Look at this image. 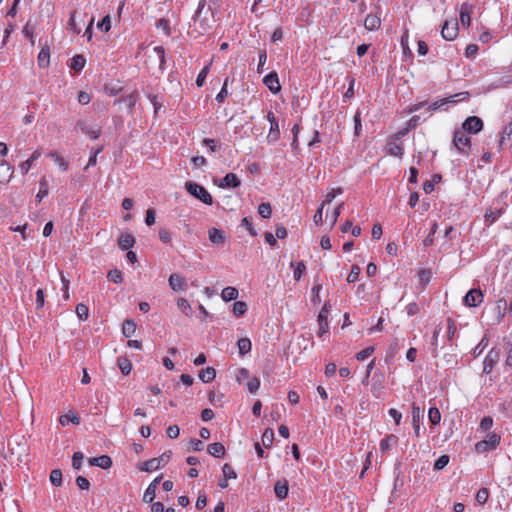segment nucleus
Instances as JSON below:
<instances>
[{
	"mask_svg": "<svg viewBox=\"0 0 512 512\" xmlns=\"http://www.w3.org/2000/svg\"><path fill=\"white\" fill-rule=\"evenodd\" d=\"M206 7V0H200L193 15L192 33L197 36L207 34L215 24L214 12L211 7Z\"/></svg>",
	"mask_w": 512,
	"mask_h": 512,
	"instance_id": "nucleus-1",
	"label": "nucleus"
},
{
	"mask_svg": "<svg viewBox=\"0 0 512 512\" xmlns=\"http://www.w3.org/2000/svg\"><path fill=\"white\" fill-rule=\"evenodd\" d=\"M185 189L190 195L202 201L206 205L213 204V198L211 194L202 185L195 183L193 181H187L185 183Z\"/></svg>",
	"mask_w": 512,
	"mask_h": 512,
	"instance_id": "nucleus-2",
	"label": "nucleus"
},
{
	"mask_svg": "<svg viewBox=\"0 0 512 512\" xmlns=\"http://www.w3.org/2000/svg\"><path fill=\"white\" fill-rule=\"evenodd\" d=\"M452 143L460 154L465 156L470 154L471 139L466 135V132L462 131L461 129H457L454 132Z\"/></svg>",
	"mask_w": 512,
	"mask_h": 512,
	"instance_id": "nucleus-3",
	"label": "nucleus"
},
{
	"mask_svg": "<svg viewBox=\"0 0 512 512\" xmlns=\"http://www.w3.org/2000/svg\"><path fill=\"white\" fill-rule=\"evenodd\" d=\"M501 437L495 432H489L484 440L476 443V449L480 452L494 450L500 443Z\"/></svg>",
	"mask_w": 512,
	"mask_h": 512,
	"instance_id": "nucleus-4",
	"label": "nucleus"
},
{
	"mask_svg": "<svg viewBox=\"0 0 512 512\" xmlns=\"http://www.w3.org/2000/svg\"><path fill=\"white\" fill-rule=\"evenodd\" d=\"M501 351L498 348H492L483 361V373L490 374L494 366L499 362Z\"/></svg>",
	"mask_w": 512,
	"mask_h": 512,
	"instance_id": "nucleus-5",
	"label": "nucleus"
},
{
	"mask_svg": "<svg viewBox=\"0 0 512 512\" xmlns=\"http://www.w3.org/2000/svg\"><path fill=\"white\" fill-rule=\"evenodd\" d=\"M331 310V304L329 302H326L321 311L318 314V324H319V331L318 336H322L329 330V324H328V314Z\"/></svg>",
	"mask_w": 512,
	"mask_h": 512,
	"instance_id": "nucleus-6",
	"label": "nucleus"
},
{
	"mask_svg": "<svg viewBox=\"0 0 512 512\" xmlns=\"http://www.w3.org/2000/svg\"><path fill=\"white\" fill-rule=\"evenodd\" d=\"M483 129V121L477 116H470L462 123V131L477 134Z\"/></svg>",
	"mask_w": 512,
	"mask_h": 512,
	"instance_id": "nucleus-7",
	"label": "nucleus"
},
{
	"mask_svg": "<svg viewBox=\"0 0 512 512\" xmlns=\"http://www.w3.org/2000/svg\"><path fill=\"white\" fill-rule=\"evenodd\" d=\"M484 295L480 289H470L463 298L464 305L468 307H477L483 301Z\"/></svg>",
	"mask_w": 512,
	"mask_h": 512,
	"instance_id": "nucleus-8",
	"label": "nucleus"
},
{
	"mask_svg": "<svg viewBox=\"0 0 512 512\" xmlns=\"http://www.w3.org/2000/svg\"><path fill=\"white\" fill-rule=\"evenodd\" d=\"M468 97H469V93L468 92L458 93V94H455L453 96H450L449 98H445V99H442V100L435 101L434 103H432L428 107V110L429 111H436V110L441 109L447 103H450V102L451 103H456L457 101L467 99Z\"/></svg>",
	"mask_w": 512,
	"mask_h": 512,
	"instance_id": "nucleus-9",
	"label": "nucleus"
},
{
	"mask_svg": "<svg viewBox=\"0 0 512 512\" xmlns=\"http://www.w3.org/2000/svg\"><path fill=\"white\" fill-rule=\"evenodd\" d=\"M267 119L270 122V130L267 135V142L268 143H274L276 142L280 137V130H279V124L278 121L274 115L273 112H268Z\"/></svg>",
	"mask_w": 512,
	"mask_h": 512,
	"instance_id": "nucleus-10",
	"label": "nucleus"
},
{
	"mask_svg": "<svg viewBox=\"0 0 512 512\" xmlns=\"http://www.w3.org/2000/svg\"><path fill=\"white\" fill-rule=\"evenodd\" d=\"M234 377L238 384H260V379L257 377H250V372L245 368H237L234 371Z\"/></svg>",
	"mask_w": 512,
	"mask_h": 512,
	"instance_id": "nucleus-11",
	"label": "nucleus"
},
{
	"mask_svg": "<svg viewBox=\"0 0 512 512\" xmlns=\"http://www.w3.org/2000/svg\"><path fill=\"white\" fill-rule=\"evenodd\" d=\"M459 32L458 23L456 21H445L441 30V36L448 41L454 40Z\"/></svg>",
	"mask_w": 512,
	"mask_h": 512,
	"instance_id": "nucleus-12",
	"label": "nucleus"
},
{
	"mask_svg": "<svg viewBox=\"0 0 512 512\" xmlns=\"http://www.w3.org/2000/svg\"><path fill=\"white\" fill-rule=\"evenodd\" d=\"M263 83L273 94H276L281 90L278 74L275 71L267 74L263 79Z\"/></svg>",
	"mask_w": 512,
	"mask_h": 512,
	"instance_id": "nucleus-13",
	"label": "nucleus"
},
{
	"mask_svg": "<svg viewBox=\"0 0 512 512\" xmlns=\"http://www.w3.org/2000/svg\"><path fill=\"white\" fill-rule=\"evenodd\" d=\"M423 409H421L419 406H416L415 403L412 405V425L414 434L416 437L420 436V419L423 417Z\"/></svg>",
	"mask_w": 512,
	"mask_h": 512,
	"instance_id": "nucleus-14",
	"label": "nucleus"
},
{
	"mask_svg": "<svg viewBox=\"0 0 512 512\" xmlns=\"http://www.w3.org/2000/svg\"><path fill=\"white\" fill-rule=\"evenodd\" d=\"M241 184L240 179L234 173H227L224 178L219 183V187L221 188H237Z\"/></svg>",
	"mask_w": 512,
	"mask_h": 512,
	"instance_id": "nucleus-15",
	"label": "nucleus"
},
{
	"mask_svg": "<svg viewBox=\"0 0 512 512\" xmlns=\"http://www.w3.org/2000/svg\"><path fill=\"white\" fill-rule=\"evenodd\" d=\"M75 129H79L81 132H83L93 140L97 139L101 134L100 129L90 128L83 120H78L76 122Z\"/></svg>",
	"mask_w": 512,
	"mask_h": 512,
	"instance_id": "nucleus-16",
	"label": "nucleus"
},
{
	"mask_svg": "<svg viewBox=\"0 0 512 512\" xmlns=\"http://www.w3.org/2000/svg\"><path fill=\"white\" fill-rule=\"evenodd\" d=\"M387 153L391 156L402 157L403 156V147L402 144L398 142L397 139L392 138L387 143Z\"/></svg>",
	"mask_w": 512,
	"mask_h": 512,
	"instance_id": "nucleus-17",
	"label": "nucleus"
},
{
	"mask_svg": "<svg viewBox=\"0 0 512 512\" xmlns=\"http://www.w3.org/2000/svg\"><path fill=\"white\" fill-rule=\"evenodd\" d=\"M168 282H169L170 288L173 291H176V292L183 291L184 285H185V280L181 275H179L177 273L171 274L169 276Z\"/></svg>",
	"mask_w": 512,
	"mask_h": 512,
	"instance_id": "nucleus-18",
	"label": "nucleus"
},
{
	"mask_svg": "<svg viewBox=\"0 0 512 512\" xmlns=\"http://www.w3.org/2000/svg\"><path fill=\"white\" fill-rule=\"evenodd\" d=\"M274 492L279 500H284L288 495V481L286 479L278 480L274 486Z\"/></svg>",
	"mask_w": 512,
	"mask_h": 512,
	"instance_id": "nucleus-19",
	"label": "nucleus"
},
{
	"mask_svg": "<svg viewBox=\"0 0 512 512\" xmlns=\"http://www.w3.org/2000/svg\"><path fill=\"white\" fill-rule=\"evenodd\" d=\"M14 169L6 161H0V183H7L13 175Z\"/></svg>",
	"mask_w": 512,
	"mask_h": 512,
	"instance_id": "nucleus-20",
	"label": "nucleus"
},
{
	"mask_svg": "<svg viewBox=\"0 0 512 512\" xmlns=\"http://www.w3.org/2000/svg\"><path fill=\"white\" fill-rule=\"evenodd\" d=\"M209 240L215 245H222L225 242V234L222 230L215 227L208 231Z\"/></svg>",
	"mask_w": 512,
	"mask_h": 512,
	"instance_id": "nucleus-21",
	"label": "nucleus"
},
{
	"mask_svg": "<svg viewBox=\"0 0 512 512\" xmlns=\"http://www.w3.org/2000/svg\"><path fill=\"white\" fill-rule=\"evenodd\" d=\"M118 245L122 250H129L135 245V238L129 233H123L118 239Z\"/></svg>",
	"mask_w": 512,
	"mask_h": 512,
	"instance_id": "nucleus-22",
	"label": "nucleus"
},
{
	"mask_svg": "<svg viewBox=\"0 0 512 512\" xmlns=\"http://www.w3.org/2000/svg\"><path fill=\"white\" fill-rule=\"evenodd\" d=\"M207 451L215 458H223L225 456V447L220 442L209 444Z\"/></svg>",
	"mask_w": 512,
	"mask_h": 512,
	"instance_id": "nucleus-23",
	"label": "nucleus"
},
{
	"mask_svg": "<svg viewBox=\"0 0 512 512\" xmlns=\"http://www.w3.org/2000/svg\"><path fill=\"white\" fill-rule=\"evenodd\" d=\"M381 25V20L378 16L369 14L364 20V26L369 31L377 30Z\"/></svg>",
	"mask_w": 512,
	"mask_h": 512,
	"instance_id": "nucleus-24",
	"label": "nucleus"
},
{
	"mask_svg": "<svg viewBox=\"0 0 512 512\" xmlns=\"http://www.w3.org/2000/svg\"><path fill=\"white\" fill-rule=\"evenodd\" d=\"M472 12V6L463 4L460 10V21L463 26H469L471 23L470 14Z\"/></svg>",
	"mask_w": 512,
	"mask_h": 512,
	"instance_id": "nucleus-25",
	"label": "nucleus"
},
{
	"mask_svg": "<svg viewBox=\"0 0 512 512\" xmlns=\"http://www.w3.org/2000/svg\"><path fill=\"white\" fill-rule=\"evenodd\" d=\"M59 422L62 426H67L69 423L78 425L80 418L73 411H69L67 414L60 416Z\"/></svg>",
	"mask_w": 512,
	"mask_h": 512,
	"instance_id": "nucleus-26",
	"label": "nucleus"
},
{
	"mask_svg": "<svg viewBox=\"0 0 512 512\" xmlns=\"http://www.w3.org/2000/svg\"><path fill=\"white\" fill-rule=\"evenodd\" d=\"M216 377V370L213 367H207L200 371L199 378L203 383H209Z\"/></svg>",
	"mask_w": 512,
	"mask_h": 512,
	"instance_id": "nucleus-27",
	"label": "nucleus"
},
{
	"mask_svg": "<svg viewBox=\"0 0 512 512\" xmlns=\"http://www.w3.org/2000/svg\"><path fill=\"white\" fill-rule=\"evenodd\" d=\"M50 63V50L48 47H43L38 54V65L41 68L48 67Z\"/></svg>",
	"mask_w": 512,
	"mask_h": 512,
	"instance_id": "nucleus-28",
	"label": "nucleus"
},
{
	"mask_svg": "<svg viewBox=\"0 0 512 512\" xmlns=\"http://www.w3.org/2000/svg\"><path fill=\"white\" fill-rule=\"evenodd\" d=\"M138 100V94L137 93H131L128 96L124 98H120L115 101V103L125 102L128 108L129 113H132L133 108L136 105V102Z\"/></svg>",
	"mask_w": 512,
	"mask_h": 512,
	"instance_id": "nucleus-29",
	"label": "nucleus"
},
{
	"mask_svg": "<svg viewBox=\"0 0 512 512\" xmlns=\"http://www.w3.org/2000/svg\"><path fill=\"white\" fill-rule=\"evenodd\" d=\"M239 292L235 287H225L222 290L221 297L224 301H232L238 298Z\"/></svg>",
	"mask_w": 512,
	"mask_h": 512,
	"instance_id": "nucleus-30",
	"label": "nucleus"
},
{
	"mask_svg": "<svg viewBox=\"0 0 512 512\" xmlns=\"http://www.w3.org/2000/svg\"><path fill=\"white\" fill-rule=\"evenodd\" d=\"M41 156V152L39 150H35L29 159L21 163L20 169L22 171V174H26L29 169L31 168L32 163L37 160Z\"/></svg>",
	"mask_w": 512,
	"mask_h": 512,
	"instance_id": "nucleus-31",
	"label": "nucleus"
},
{
	"mask_svg": "<svg viewBox=\"0 0 512 512\" xmlns=\"http://www.w3.org/2000/svg\"><path fill=\"white\" fill-rule=\"evenodd\" d=\"M85 63H86L85 57L81 54H78V55H75L71 59V63L69 64V67L73 70L80 71L84 68Z\"/></svg>",
	"mask_w": 512,
	"mask_h": 512,
	"instance_id": "nucleus-32",
	"label": "nucleus"
},
{
	"mask_svg": "<svg viewBox=\"0 0 512 512\" xmlns=\"http://www.w3.org/2000/svg\"><path fill=\"white\" fill-rule=\"evenodd\" d=\"M397 441H398V438L396 435H394V434L387 435L385 438H383L380 441V450L382 452H386L390 448V446L396 444Z\"/></svg>",
	"mask_w": 512,
	"mask_h": 512,
	"instance_id": "nucleus-33",
	"label": "nucleus"
},
{
	"mask_svg": "<svg viewBox=\"0 0 512 512\" xmlns=\"http://www.w3.org/2000/svg\"><path fill=\"white\" fill-rule=\"evenodd\" d=\"M136 331V323L133 320L127 319L122 326V333L126 338H130Z\"/></svg>",
	"mask_w": 512,
	"mask_h": 512,
	"instance_id": "nucleus-34",
	"label": "nucleus"
},
{
	"mask_svg": "<svg viewBox=\"0 0 512 512\" xmlns=\"http://www.w3.org/2000/svg\"><path fill=\"white\" fill-rule=\"evenodd\" d=\"M237 346H238V349H239V353L241 355H245V354H247L248 352L251 351L252 344H251L250 339H248V338H241V339L238 340Z\"/></svg>",
	"mask_w": 512,
	"mask_h": 512,
	"instance_id": "nucleus-35",
	"label": "nucleus"
},
{
	"mask_svg": "<svg viewBox=\"0 0 512 512\" xmlns=\"http://www.w3.org/2000/svg\"><path fill=\"white\" fill-rule=\"evenodd\" d=\"M262 444L266 448H270L274 440V431L271 428H267L262 434Z\"/></svg>",
	"mask_w": 512,
	"mask_h": 512,
	"instance_id": "nucleus-36",
	"label": "nucleus"
},
{
	"mask_svg": "<svg viewBox=\"0 0 512 512\" xmlns=\"http://www.w3.org/2000/svg\"><path fill=\"white\" fill-rule=\"evenodd\" d=\"M290 266L295 267L293 276L296 281H299L306 270L304 262L300 261L296 265L294 264V262H291Z\"/></svg>",
	"mask_w": 512,
	"mask_h": 512,
	"instance_id": "nucleus-37",
	"label": "nucleus"
},
{
	"mask_svg": "<svg viewBox=\"0 0 512 512\" xmlns=\"http://www.w3.org/2000/svg\"><path fill=\"white\" fill-rule=\"evenodd\" d=\"M159 460H156L155 458H152L150 460H147L143 463L141 470L146 472H152L157 469H159Z\"/></svg>",
	"mask_w": 512,
	"mask_h": 512,
	"instance_id": "nucleus-38",
	"label": "nucleus"
},
{
	"mask_svg": "<svg viewBox=\"0 0 512 512\" xmlns=\"http://www.w3.org/2000/svg\"><path fill=\"white\" fill-rule=\"evenodd\" d=\"M247 311V304L244 301H236L233 304V313L236 317L243 316Z\"/></svg>",
	"mask_w": 512,
	"mask_h": 512,
	"instance_id": "nucleus-39",
	"label": "nucleus"
},
{
	"mask_svg": "<svg viewBox=\"0 0 512 512\" xmlns=\"http://www.w3.org/2000/svg\"><path fill=\"white\" fill-rule=\"evenodd\" d=\"M428 418H429V421L431 422V424H433V425L439 424L440 420H441V413L438 410V408H436V407L430 408L429 412H428Z\"/></svg>",
	"mask_w": 512,
	"mask_h": 512,
	"instance_id": "nucleus-40",
	"label": "nucleus"
},
{
	"mask_svg": "<svg viewBox=\"0 0 512 512\" xmlns=\"http://www.w3.org/2000/svg\"><path fill=\"white\" fill-rule=\"evenodd\" d=\"M76 314L81 321H85L88 319L89 309L85 304L79 303L76 306Z\"/></svg>",
	"mask_w": 512,
	"mask_h": 512,
	"instance_id": "nucleus-41",
	"label": "nucleus"
},
{
	"mask_svg": "<svg viewBox=\"0 0 512 512\" xmlns=\"http://www.w3.org/2000/svg\"><path fill=\"white\" fill-rule=\"evenodd\" d=\"M50 482L54 486L62 485V472L60 469H54L50 473Z\"/></svg>",
	"mask_w": 512,
	"mask_h": 512,
	"instance_id": "nucleus-42",
	"label": "nucleus"
},
{
	"mask_svg": "<svg viewBox=\"0 0 512 512\" xmlns=\"http://www.w3.org/2000/svg\"><path fill=\"white\" fill-rule=\"evenodd\" d=\"M502 214V210L501 209H498V210H487L485 212V215H484V218H485V221L492 224L494 223L499 217L500 215Z\"/></svg>",
	"mask_w": 512,
	"mask_h": 512,
	"instance_id": "nucleus-43",
	"label": "nucleus"
},
{
	"mask_svg": "<svg viewBox=\"0 0 512 512\" xmlns=\"http://www.w3.org/2000/svg\"><path fill=\"white\" fill-rule=\"evenodd\" d=\"M156 27L162 29L166 36L171 35L170 21L165 18H161L156 22Z\"/></svg>",
	"mask_w": 512,
	"mask_h": 512,
	"instance_id": "nucleus-44",
	"label": "nucleus"
},
{
	"mask_svg": "<svg viewBox=\"0 0 512 512\" xmlns=\"http://www.w3.org/2000/svg\"><path fill=\"white\" fill-rule=\"evenodd\" d=\"M258 213L263 218H270L272 214V208L270 203H261L258 206Z\"/></svg>",
	"mask_w": 512,
	"mask_h": 512,
	"instance_id": "nucleus-45",
	"label": "nucleus"
},
{
	"mask_svg": "<svg viewBox=\"0 0 512 512\" xmlns=\"http://www.w3.org/2000/svg\"><path fill=\"white\" fill-rule=\"evenodd\" d=\"M118 365L124 375H128L132 369L131 362L126 358H119Z\"/></svg>",
	"mask_w": 512,
	"mask_h": 512,
	"instance_id": "nucleus-46",
	"label": "nucleus"
},
{
	"mask_svg": "<svg viewBox=\"0 0 512 512\" xmlns=\"http://www.w3.org/2000/svg\"><path fill=\"white\" fill-rule=\"evenodd\" d=\"M97 466L102 469H109L112 466V459L108 455H101L98 457Z\"/></svg>",
	"mask_w": 512,
	"mask_h": 512,
	"instance_id": "nucleus-47",
	"label": "nucleus"
},
{
	"mask_svg": "<svg viewBox=\"0 0 512 512\" xmlns=\"http://www.w3.org/2000/svg\"><path fill=\"white\" fill-rule=\"evenodd\" d=\"M456 332H457V326H456L455 322L453 321V319L448 318L447 319V339L449 341H452Z\"/></svg>",
	"mask_w": 512,
	"mask_h": 512,
	"instance_id": "nucleus-48",
	"label": "nucleus"
},
{
	"mask_svg": "<svg viewBox=\"0 0 512 512\" xmlns=\"http://www.w3.org/2000/svg\"><path fill=\"white\" fill-rule=\"evenodd\" d=\"M208 398L212 405H220L222 402L223 394L216 392L215 390H210L208 393Z\"/></svg>",
	"mask_w": 512,
	"mask_h": 512,
	"instance_id": "nucleus-49",
	"label": "nucleus"
},
{
	"mask_svg": "<svg viewBox=\"0 0 512 512\" xmlns=\"http://www.w3.org/2000/svg\"><path fill=\"white\" fill-rule=\"evenodd\" d=\"M108 280L114 282V283H121L123 280V274L118 269L110 270L107 275Z\"/></svg>",
	"mask_w": 512,
	"mask_h": 512,
	"instance_id": "nucleus-50",
	"label": "nucleus"
},
{
	"mask_svg": "<svg viewBox=\"0 0 512 512\" xmlns=\"http://www.w3.org/2000/svg\"><path fill=\"white\" fill-rule=\"evenodd\" d=\"M177 306L186 316H190L191 306L185 298H179L177 300Z\"/></svg>",
	"mask_w": 512,
	"mask_h": 512,
	"instance_id": "nucleus-51",
	"label": "nucleus"
},
{
	"mask_svg": "<svg viewBox=\"0 0 512 512\" xmlns=\"http://www.w3.org/2000/svg\"><path fill=\"white\" fill-rule=\"evenodd\" d=\"M203 144L208 147L211 152H216L221 149V143L215 139L206 138L203 140Z\"/></svg>",
	"mask_w": 512,
	"mask_h": 512,
	"instance_id": "nucleus-52",
	"label": "nucleus"
},
{
	"mask_svg": "<svg viewBox=\"0 0 512 512\" xmlns=\"http://www.w3.org/2000/svg\"><path fill=\"white\" fill-rule=\"evenodd\" d=\"M489 497V491L487 488H481L476 493V501L482 505L485 504Z\"/></svg>",
	"mask_w": 512,
	"mask_h": 512,
	"instance_id": "nucleus-53",
	"label": "nucleus"
},
{
	"mask_svg": "<svg viewBox=\"0 0 512 512\" xmlns=\"http://www.w3.org/2000/svg\"><path fill=\"white\" fill-rule=\"evenodd\" d=\"M354 135L355 137H359L362 130V124H361V113L360 111H357L354 115Z\"/></svg>",
	"mask_w": 512,
	"mask_h": 512,
	"instance_id": "nucleus-54",
	"label": "nucleus"
},
{
	"mask_svg": "<svg viewBox=\"0 0 512 512\" xmlns=\"http://www.w3.org/2000/svg\"><path fill=\"white\" fill-rule=\"evenodd\" d=\"M360 272H361L360 267L358 265H353L351 268V271L347 277V282L348 283L356 282L359 278Z\"/></svg>",
	"mask_w": 512,
	"mask_h": 512,
	"instance_id": "nucleus-55",
	"label": "nucleus"
},
{
	"mask_svg": "<svg viewBox=\"0 0 512 512\" xmlns=\"http://www.w3.org/2000/svg\"><path fill=\"white\" fill-rule=\"evenodd\" d=\"M49 156L60 166L63 171L68 168V162L58 155L57 152H51Z\"/></svg>",
	"mask_w": 512,
	"mask_h": 512,
	"instance_id": "nucleus-56",
	"label": "nucleus"
},
{
	"mask_svg": "<svg viewBox=\"0 0 512 512\" xmlns=\"http://www.w3.org/2000/svg\"><path fill=\"white\" fill-rule=\"evenodd\" d=\"M503 136L502 138L500 139L499 141V147L501 148L502 147V144L504 142V139L505 137L508 139V140H511L512 141V121L510 123H508L504 129H503Z\"/></svg>",
	"mask_w": 512,
	"mask_h": 512,
	"instance_id": "nucleus-57",
	"label": "nucleus"
},
{
	"mask_svg": "<svg viewBox=\"0 0 512 512\" xmlns=\"http://www.w3.org/2000/svg\"><path fill=\"white\" fill-rule=\"evenodd\" d=\"M222 472H223L224 478H226V479H236L237 478L236 472L228 463H225L223 465Z\"/></svg>",
	"mask_w": 512,
	"mask_h": 512,
	"instance_id": "nucleus-58",
	"label": "nucleus"
},
{
	"mask_svg": "<svg viewBox=\"0 0 512 512\" xmlns=\"http://www.w3.org/2000/svg\"><path fill=\"white\" fill-rule=\"evenodd\" d=\"M449 456L448 455H442L440 456L436 461H435V464H434V469L436 470H442L443 468H445L447 466V464L449 463Z\"/></svg>",
	"mask_w": 512,
	"mask_h": 512,
	"instance_id": "nucleus-59",
	"label": "nucleus"
},
{
	"mask_svg": "<svg viewBox=\"0 0 512 512\" xmlns=\"http://www.w3.org/2000/svg\"><path fill=\"white\" fill-rule=\"evenodd\" d=\"M241 225H242V226H244V227L248 230V232H249V234H250L251 236H256V235H257V232H256V230H255V229H254V227H253V223H252L251 218H249V217H244V218L242 219V223H241Z\"/></svg>",
	"mask_w": 512,
	"mask_h": 512,
	"instance_id": "nucleus-60",
	"label": "nucleus"
},
{
	"mask_svg": "<svg viewBox=\"0 0 512 512\" xmlns=\"http://www.w3.org/2000/svg\"><path fill=\"white\" fill-rule=\"evenodd\" d=\"M209 73V65L205 66L201 71L200 73L198 74L197 78H196V85L198 87H202L204 82H205V79H206V76L207 74Z\"/></svg>",
	"mask_w": 512,
	"mask_h": 512,
	"instance_id": "nucleus-61",
	"label": "nucleus"
},
{
	"mask_svg": "<svg viewBox=\"0 0 512 512\" xmlns=\"http://www.w3.org/2000/svg\"><path fill=\"white\" fill-rule=\"evenodd\" d=\"M156 497V490L153 489L152 487H147L144 495H143V501L145 503H152L153 500L155 499Z\"/></svg>",
	"mask_w": 512,
	"mask_h": 512,
	"instance_id": "nucleus-62",
	"label": "nucleus"
},
{
	"mask_svg": "<svg viewBox=\"0 0 512 512\" xmlns=\"http://www.w3.org/2000/svg\"><path fill=\"white\" fill-rule=\"evenodd\" d=\"M419 280L425 286L431 279V272L428 269H422L418 273Z\"/></svg>",
	"mask_w": 512,
	"mask_h": 512,
	"instance_id": "nucleus-63",
	"label": "nucleus"
},
{
	"mask_svg": "<svg viewBox=\"0 0 512 512\" xmlns=\"http://www.w3.org/2000/svg\"><path fill=\"white\" fill-rule=\"evenodd\" d=\"M374 352V347H367L356 354V358L359 361L367 359Z\"/></svg>",
	"mask_w": 512,
	"mask_h": 512,
	"instance_id": "nucleus-64",
	"label": "nucleus"
}]
</instances>
